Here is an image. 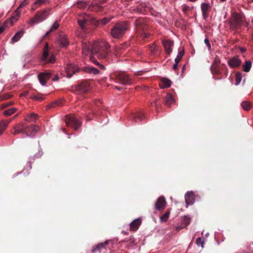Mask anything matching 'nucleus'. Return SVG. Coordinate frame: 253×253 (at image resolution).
Listing matches in <instances>:
<instances>
[{"label": "nucleus", "mask_w": 253, "mask_h": 253, "mask_svg": "<svg viewBox=\"0 0 253 253\" xmlns=\"http://www.w3.org/2000/svg\"><path fill=\"white\" fill-rule=\"evenodd\" d=\"M129 238H127L124 240H123L121 242H129Z\"/></svg>", "instance_id": "nucleus-59"}, {"label": "nucleus", "mask_w": 253, "mask_h": 253, "mask_svg": "<svg viewBox=\"0 0 253 253\" xmlns=\"http://www.w3.org/2000/svg\"><path fill=\"white\" fill-rule=\"evenodd\" d=\"M149 49L151 52L155 53L157 50V46L155 43H152L149 45Z\"/></svg>", "instance_id": "nucleus-49"}, {"label": "nucleus", "mask_w": 253, "mask_h": 253, "mask_svg": "<svg viewBox=\"0 0 253 253\" xmlns=\"http://www.w3.org/2000/svg\"><path fill=\"white\" fill-rule=\"evenodd\" d=\"M9 105V104L8 103H4L2 104V106H3V108H5V107H6L7 106H8Z\"/></svg>", "instance_id": "nucleus-61"}, {"label": "nucleus", "mask_w": 253, "mask_h": 253, "mask_svg": "<svg viewBox=\"0 0 253 253\" xmlns=\"http://www.w3.org/2000/svg\"><path fill=\"white\" fill-rule=\"evenodd\" d=\"M252 67V62L250 60L246 61L244 64L243 65V71L245 72H249Z\"/></svg>", "instance_id": "nucleus-30"}, {"label": "nucleus", "mask_w": 253, "mask_h": 253, "mask_svg": "<svg viewBox=\"0 0 253 253\" xmlns=\"http://www.w3.org/2000/svg\"><path fill=\"white\" fill-rule=\"evenodd\" d=\"M58 80H59V77L57 75H55L52 79L53 81H54V82L57 81Z\"/></svg>", "instance_id": "nucleus-58"}, {"label": "nucleus", "mask_w": 253, "mask_h": 253, "mask_svg": "<svg viewBox=\"0 0 253 253\" xmlns=\"http://www.w3.org/2000/svg\"><path fill=\"white\" fill-rule=\"evenodd\" d=\"M83 71L94 75L98 74L99 73V71L98 69L93 67H85L83 68Z\"/></svg>", "instance_id": "nucleus-29"}, {"label": "nucleus", "mask_w": 253, "mask_h": 253, "mask_svg": "<svg viewBox=\"0 0 253 253\" xmlns=\"http://www.w3.org/2000/svg\"><path fill=\"white\" fill-rule=\"evenodd\" d=\"M29 166L27 168H25L22 171V173H23V174L25 175H27L30 173V170L32 169V164L30 162H28Z\"/></svg>", "instance_id": "nucleus-39"}, {"label": "nucleus", "mask_w": 253, "mask_h": 253, "mask_svg": "<svg viewBox=\"0 0 253 253\" xmlns=\"http://www.w3.org/2000/svg\"><path fill=\"white\" fill-rule=\"evenodd\" d=\"M109 241H106L103 243H99L92 247L91 252L92 253H100L101 250L103 249H106L105 246L109 243Z\"/></svg>", "instance_id": "nucleus-23"}, {"label": "nucleus", "mask_w": 253, "mask_h": 253, "mask_svg": "<svg viewBox=\"0 0 253 253\" xmlns=\"http://www.w3.org/2000/svg\"><path fill=\"white\" fill-rule=\"evenodd\" d=\"M146 23V20L143 18L136 19L134 22V25L136 29L142 31L141 36L143 39L147 38L150 36V34L145 32L147 26Z\"/></svg>", "instance_id": "nucleus-5"}, {"label": "nucleus", "mask_w": 253, "mask_h": 253, "mask_svg": "<svg viewBox=\"0 0 253 253\" xmlns=\"http://www.w3.org/2000/svg\"><path fill=\"white\" fill-rule=\"evenodd\" d=\"M241 63V60L236 56L230 59L228 61L229 66L232 68L239 67Z\"/></svg>", "instance_id": "nucleus-19"}, {"label": "nucleus", "mask_w": 253, "mask_h": 253, "mask_svg": "<svg viewBox=\"0 0 253 253\" xmlns=\"http://www.w3.org/2000/svg\"><path fill=\"white\" fill-rule=\"evenodd\" d=\"M163 45L165 48L166 53L167 54H170L172 50L173 42L170 40H164L162 42Z\"/></svg>", "instance_id": "nucleus-17"}, {"label": "nucleus", "mask_w": 253, "mask_h": 253, "mask_svg": "<svg viewBox=\"0 0 253 253\" xmlns=\"http://www.w3.org/2000/svg\"><path fill=\"white\" fill-rule=\"evenodd\" d=\"M243 21L241 15L237 12H233L229 21L230 29L237 31L243 25Z\"/></svg>", "instance_id": "nucleus-3"}, {"label": "nucleus", "mask_w": 253, "mask_h": 253, "mask_svg": "<svg viewBox=\"0 0 253 253\" xmlns=\"http://www.w3.org/2000/svg\"><path fill=\"white\" fill-rule=\"evenodd\" d=\"M24 33V31L23 30H21L20 31L17 32L11 38V43L13 44L17 42H18L23 36Z\"/></svg>", "instance_id": "nucleus-26"}, {"label": "nucleus", "mask_w": 253, "mask_h": 253, "mask_svg": "<svg viewBox=\"0 0 253 253\" xmlns=\"http://www.w3.org/2000/svg\"><path fill=\"white\" fill-rule=\"evenodd\" d=\"M11 26L12 25H10V22H9L8 19H7L1 26H0V34L4 31L6 28Z\"/></svg>", "instance_id": "nucleus-37"}, {"label": "nucleus", "mask_w": 253, "mask_h": 253, "mask_svg": "<svg viewBox=\"0 0 253 253\" xmlns=\"http://www.w3.org/2000/svg\"><path fill=\"white\" fill-rule=\"evenodd\" d=\"M111 19L112 18L105 17L98 21V23L102 26H104L107 23H109Z\"/></svg>", "instance_id": "nucleus-43"}, {"label": "nucleus", "mask_w": 253, "mask_h": 253, "mask_svg": "<svg viewBox=\"0 0 253 253\" xmlns=\"http://www.w3.org/2000/svg\"><path fill=\"white\" fill-rule=\"evenodd\" d=\"M62 105V103L61 101L57 100V101H54L53 102L49 104V105H48L47 107L48 108H54L57 106H58V107L61 106Z\"/></svg>", "instance_id": "nucleus-35"}, {"label": "nucleus", "mask_w": 253, "mask_h": 253, "mask_svg": "<svg viewBox=\"0 0 253 253\" xmlns=\"http://www.w3.org/2000/svg\"><path fill=\"white\" fill-rule=\"evenodd\" d=\"M7 125L8 123L4 122H1L0 123V135L2 134L3 132L7 127Z\"/></svg>", "instance_id": "nucleus-40"}, {"label": "nucleus", "mask_w": 253, "mask_h": 253, "mask_svg": "<svg viewBox=\"0 0 253 253\" xmlns=\"http://www.w3.org/2000/svg\"><path fill=\"white\" fill-rule=\"evenodd\" d=\"M142 72H143V71H139V72H138L137 73H136L135 75L137 76L141 75L142 74Z\"/></svg>", "instance_id": "nucleus-62"}, {"label": "nucleus", "mask_w": 253, "mask_h": 253, "mask_svg": "<svg viewBox=\"0 0 253 253\" xmlns=\"http://www.w3.org/2000/svg\"><path fill=\"white\" fill-rule=\"evenodd\" d=\"M194 8L193 6L190 7L189 6L187 5L186 4H183L182 5V11L185 14H186V12L188 10H191Z\"/></svg>", "instance_id": "nucleus-44"}, {"label": "nucleus", "mask_w": 253, "mask_h": 253, "mask_svg": "<svg viewBox=\"0 0 253 253\" xmlns=\"http://www.w3.org/2000/svg\"><path fill=\"white\" fill-rule=\"evenodd\" d=\"M144 117L145 116L142 112H139L134 115L133 116V119L135 122H136L137 119H139L140 121H142L144 118Z\"/></svg>", "instance_id": "nucleus-31"}, {"label": "nucleus", "mask_w": 253, "mask_h": 253, "mask_svg": "<svg viewBox=\"0 0 253 253\" xmlns=\"http://www.w3.org/2000/svg\"><path fill=\"white\" fill-rule=\"evenodd\" d=\"M41 60L46 63H52L55 60V56L53 54H50L48 50V44L46 43L43 51L42 56Z\"/></svg>", "instance_id": "nucleus-8"}, {"label": "nucleus", "mask_w": 253, "mask_h": 253, "mask_svg": "<svg viewBox=\"0 0 253 253\" xmlns=\"http://www.w3.org/2000/svg\"><path fill=\"white\" fill-rule=\"evenodd\" d=\"M196 244L198 246H201L202 248H204V242L202 240L201 237H198L196 239Z\"/></svg>", "instance_id": "nucleus-48"}, {"label": "nucleus", "mask_w": 253, "mask_h": 253, "mask_svg": "<svg viewBox=\"0 0 253 253\" xmlns=\"http://www.w3.org/2000/svg\"><path fill=\"white\" fill-rule=\"evenodd\" d=\"M87 2L84 1H80L77 3V6L79 8L83 9L86 7Z\"/></svg>", "instance_id": "nucleus-45"}, {"label": "nucleus", "mask_w": 253, "mask_h": 253, "mask_svg": "<svg viewBox=\"0 0 253 253\" xmlns=\"http://www.w3.org/2000/svg\"><path fill=\"white\" fill-rule=\"evenodd\" d=\"M201 8L203 17L204 19L206 20L208 17L209 12L211 10V6L209 3L203 2L201 4Z\"/></svg>", "instance_id": "nucleus-15"}, {"label": "nucleus", "mask_w": 253, "mask_h": 253, "mask_svg": "<svg viewBox=\"0 0 253 253\" xmlns=\"http://www.w3.org/2000/svg\"><path fill=\"white\" fill-rule=\"evenodd\" d=\"M185 68H186V65H184L183 66L182 69V71H181L182 73H183L184 72V71H185Z\"/></svg>", "instance_id": "nucleus-63"}, {"label": "nucleus", "mask_w": 253, "mask_h": 253, "mask_svg": "<svg viewBox=\"0 0 253 253\" xmlns=\"http://www.w3.org/2000/svg\"><path fill=\"white\" fill-rule=\"evenodd\" d=\"M83 53L84 55H87L89 53H91L94 55L93 52V43L91 44L90 43H83Z\"/></svg>", "instance_id": "nucleus-20"}, {"label": "nucleus", "mask_w": 253, "mask_h": 253, "mask_svg": "<svg viewBox=\"0 0 253 253\" xmlns=\"http://www.w3.org/2000/svg\"><path fill=\"white\" fill-rule=\"evenodd\" d=\"M33 98L37 100H42L44 99L43 97L41 96H34Z\"/></svg>", "instance_id": "nucleus-55"}, {"label": "nucleus", "mask_w": 253, "mask_h": 253, "mask_svg": "<svg viewBox=\"0 0 253 253\" xmlns=\"http://www.w3.org/2000/svg\"><path fill=\"white\" fill-rule=\"evenodd\" d=\"M57 43L61 47H65L69 44L67 36L64 34H61L59 36Z\"/></svg>", "instance_id": "nucleus-22"}, {"label": "nucleus", "mask_w": 253, "mask_h": 253, "mask_svg": "<svg viewBox=\"0 0 253 253\" xmlns=\"http://www.w3.org/2000/svg\"><path fill=\"white\" fill-rule=\"evenodd\" d=\"M116 77L117 81L123 85H130L132 84V79L127 74L124 72L117 74Z\"/></svg>", "instance_id": "nucleus-9"}, {"label": "nucleus", "mask_w": 253, "mask_h": 253, "mask_svg": "<svg viewBox=\"0 0 253 253\" xmlns=\"http://www.w3.org/2000/svg\"><path fill=\"white\" fill-rule=\"evenodd\" d=\"M110 45L105 42L93 43V52L100 59H107L109 57Z\"/></svg>", "instance_id": "nucleus-1"}, {"label": "nucleus", "mask_w": 253, "mask_h": 253, "mask_svg": "<svg viewBox=\"0 0 253 253\" xmlns=\"http://www.w3.org/2000/svg\"><path fill=\"white\" fill-rule=\"evenodd\" d=\"M66 76L71 78L72 75L79 71V68L73 64H68L66 67Z\"/></svg>", "instance_id": "nucleus-14"}, {"label": "nucleus", "mask_w": 253, "mask_h": 253, "mask_svg": "<svg viewBox=\"0 0 253 253\" xmlns=\"http://www.w3.org/2000/svg\"><path fill=\"white\" fill-rule=\"evenodd\" d=\"M39 130L40 127L37 125L27 126V128L25 131V136L23 137H34Z\"/></svg>", "instance_id": "nucleus-11"}, {"label": "nucleus", "mask_w": 253, "mask_h": 253, "mask_svg": "<svg viewBox=\"0 0 253 253\" xmlns=\"http://www.w3.org/2000/svg\"><path fill=\"white\" fill-rule=\"evenodd\" d=\"M87 22V19L84 17L83 18H80L78 20L79 25L81 26L82 29H84L85 26L84 25Z\"/></svg>", "instance_id": "nucleus-41"}, {"label": "nucleus", "mask_w": 253, "mask_h": 253, "mask_svg": "<svg viewBox=\"0 0 253 253\" xmlns=\"http://www.w3.org/2000/svg\"><path fill=\"white\" fill-rule=\"evenodd\" d=\"M39 116L37 114L31 113L28 115L24 119V120L27 122H35L38 118Z\"/></svg>", "instance_id": "nucleus-27"}, {"label": "nucleus", "mask_w": 253, "mask_h": 253, "mask_svg": "<svg viewBox=\"0 0 253 253\" xmlns=\"http://www.w3.org/2000/svg\"><path fill=\"white\" fill-rule=\"evenodd\" d=\"M90 89V86L89 83L84 81L81 83L76 85L73 88V92L77 94H83L87 92Z\"/></svg>", "instance_id": "nucleus-6"}, {"label": "nucleus", "mask_w": 253, "mask_h": 253, "mask_svg": "<svg viewBox=\"0 0 253 253\" xmlns=\"http://www.w3.org/2000/svg\"><path fill=\"white\" fill-rule=\"evenodd\" d=\"M131 10L132 12H134L144 13L146 11V6L145 4H141L138 6L137 7L133 8Z\"/></svg>", "instance_id": "nucleus-28"}, {"label": "nucleus", "mask_w": 253, "mask_h": 253, "mask_svg": "<svg viewBox=\"0 0 253 253\" xmlns=\"http://www.w3.org/2000/svg\"><path fill=\"white\" fill-rule=\"evenodd\" d=\"M49 9H45L42 11H38L35 16L30 19L28 24L33 25L35 23L43 21L49 15Z\"/></svg>", "instance_id": "nucleus-4"}, {"label": "nucleus", "mask_w": 253, "mask_h": 253, "mask_svg": "<svg viewBox=\"0 0 253 253\" xmlns=\"http://www.w3.org/2000/svg\"><path fill=\"white\" fill-rule=\"evenodd\" d=\"M220 62V59L219 58H218V57H216L215 58L214 60L213 61V62L212 63V66H211V68L214 67V66H216L218 67V65H219Z\"/></svg>", "instance_id": "nucleus-50"}, {"label": "nucleus", "mask_w": 253, "mask_h": 253, "mask_svg": "<svg viewBox=\"0 0 253 253\" xmlns=\"http://www.w3.org/2000/svg\"><path fill=\"white\" fill-rule=\"evenodd\" d=\"M90 59L92 61V62H93L94 64L98 66L101 69H105V66L99 63V62H98L93 57H91L90 58Z\"/></svg>", "instance_id": "nucleus-46"}, {"label": "nucleus", "mask_w": 253, "mask_h": 253, "mask_svg": "<svg viewBox=\"0 0 253 253\" xmlns=\"http://www.w3.org/2000/svg\"><path fill=\"white\" fill-rule=\"evenodd\" d=\"M51 77V73L45 72L41 73L38 75V79L42 85H45L46 82Z\"/></svg>", "instance_id": "nucleus-12"}, {"label": "nucleus", "mask_w": 253, "mask_h": 253, "mask_svg": "<svg viewBox=\"0 0 253 253\" xmlns=\"http://www.w3.org/2000/svg\"><path fill=\"white\" fill-rule=\"evenodd\" d=\"M16 108H11L3 111V114L6 116H9L16 112Z\"/></svg>", "instance_id": "nucleus-36"}, {"label": "nucleus", "mask_w": 253, "mask_h": 253, "mask_svg": "<svg viewBox=\"0 0 253 253\" xmlns=\"http://www.w3.org/2000/svg\"><path fill=\"white\" fill-rule=\"evenodd\" d=\"M178 63L177 62H175L174 65H173L172 69L173 70L176 71L178 68Z\"/></svg>", "instance_id": "nucleus-56"}, {"label": "nucleus", "mask_w": 253, "mask_h": 253, "mask_svg": "<svg viewBox=\"0 0 253 253\" xmlns=\"http://www.w3.org/2000/svg\"><path fill=\"white\" fill-rule=\"evenodd\" d=\"M204 42L205 44H206L207 46L208 47L209 49H210L211 48V44L210 43V41L208 39L206 38L204 40Z\"/></svg>", "instance_id": "nucleus-54"}, {"label": "nucleus", "mask_w": 253, "mask_h": 253, "mask_svg": "<svg viewBox=\"0 0 253 253\" xmlns=\"http://www.w3.org/2000/svg\"><path fill=\"white\" fill-rule=\"evenodd\" d=\"M129 29V24L127 22H121L115 24L111 29L110 34L114 39L122 37Z\"/></svg>", "instance_id": "nucleus-2"}, {"label": "nucleus", "mask_w": 253, "mask_h": 253, "mask_svg": "<svg viewBox=\"0 0 253 253\" xmlns=\"http://www.w3.org/2000/svg\"><path fill=\"white\" fill-rule=\"evenodd\" d=\"M152 105H154V106L156 108V110H158V105L157 104V100H156L155 101H154V102H153L152 103Z\"/></svg>", "instance_id": "nucleus-57"}, {"label": "nucleus", "mask_w": 253, "mask_h": 253, "mask_svg": "<svg viewBox=\"0 0 253 253\" xmlns=\"http://www.w3.org/2000/svg\"><path fill=\"white\" fill-rule=\"evenodd\" d=\"M174 103V99L172 95L170 93H168L164 98V104L168 107Z\"/></svg>", "instance_id": "nucleus-24"}, {"label": "nucleus", "mask_w": 253, "mask_h": 253, "mask_svg": "<svg viewBox=\"0 0 253 253\" xmlns=\"http://www.w3.org/2000/svg\"><path fill=\"white\" fill-rule=\"evenodd\" d=\"M185 201L187 205H192L195 201V194L193 191H188L185 194Z\"/></svg>", "instance_id": "nucleus-16"}, {"label": "nucleus", "mask_w": 253, "mask_h": 253, "mask_svg": "<svg viewBox=\"0 0 253 253\" xmlns=\"http://www.w3.org/2000/svg\"><path fill=\"white\" fill-rule=\"evenodd\" d=\"M171 81L166 78H162L160 83V87L161 88H169L171 86Z\"/></svg>", "instance_id": "nucleus-25"}, {"label": "nucleus", "mask_w": 253, "mask_h": 253, "mask_svg": "<svg viewBox=\"0 0 253 253\" xmlns=\"http://www.w3.org/2000/svg\"><path fill=\"white\" fill-rule=\"evenodd\" d=\"M191 220V218L189 216L185 215L183 218V221L184 223L187 224H189L190 223Z\"/></svg>", "instance_id": "nucleus-52"}, {"label": "nucleus", "mask_w": 253, "mask_h": 253, "mask_svg": "<svg viewBox=\"0 0 253 253\" xmlns=\"http://www.w3.org/2000/svg\"><path fill=\"white\" fill-rule=\"evenodd\" d=\"M212 72L216 75H220L221 74L220 69L216 66L212 67Z\"/></svg>", "instance_id": "nucleus-47"}, {"label": "nucleus", "mask_w": 253, "mask_h": 253, "mask_svg": "<svg viewBox=\"0 0 253 253\" xmlns=\"http://www.w3.org/2000/svg\"><path fill=\"white\" fill-rule=\"evenodd\" d=\"M59 26V25L57 22L54 23L51 27L50 28V30L46 32V33L44 35L43 37L44 38L47 36L53 30L57 29Z\"/></svg>", "instance_id": "nucleus-32"}, {"label": "nucleus", "mask_w": 253, "mask_h": 253, "mask_svg": "<svg viewBox=\"0 0 253 253\" xmlns=\"http://www.w3.org/2000/svg\"><path fill=\"white\" fill-rule=\"evenodd\" d=\"M27 3H28L26 2V1L25 0V1H23L20 4H22V7H23V6L27 5Z\"/></svg>", "instance_id": "nucleus-60"}, {"label": "nucleus", "mask_w": 253, "mask_h": 253, "mask_svg": "<svg viewBox=\"0 0 253 253\" xmlns=\"http://www.w3.org/2000/svg\"><path fill=\"white\" fill-rule=\"evenodd\" d=\"M27 128V126H26L23 123H19L14 126L13 129L11 131L12 134L16 135L20 133H23L25 135V131Z\"/></svg>", "instance_id": "nucleus-10"}, {"label": "nucleus", "mask_w": 253, "mask_h": 253, "mask_svg": "<svg viewBox=\"0 0 253 253\" xmlns=\"http://www.w3.org/2000/svg\"><path fill=\"white\" fill-rule=\"evenodd\" d=\"M235 76H236V79H235L236 84H235L236 85H238L240 84V83L241 82L242 74L240 72H237L235 74Z\"/></svg>", "instance_id": "nucleus-42"}, {"label": "nucleus", "mask_w": 253, "mask_h": 253, "mask_svg": "<svg viewBox=\"0 0 253 253\" xmlns=\"http://www.w3.org/2000/svg\"><path fill=\"white\" fill-rule=\"evenodd\" d=\"M65 122L68 126L78 129L81 126V122L74 115H67L65 117Z\"/></svg>", "instance_id": "nucleus-7"}, {"label": "nucleus", "mask_w": 253, "mask_h": 253, "mask_svg": "<svg viewBox=\"0 0 253 253\" xmlns=\"http://www.w3.org/2000/svg\"><path fill=\"white\" fill-rule=\"evenodd\" d=\"M170 214V211L169 210H168L162 216H160V218L162 222H166Z\"/></svg>", "instance_id": "nucleus-34"}, {"label": "nucleus", "mask_w": 253, "mask_h": 253, "mask_svg": "<svg viewBox=\"0 0 253 253\" xmlns=\"http://www.w3.org/2000/svg\"><path fill=\"white\" fill-rule=\"evenodd\" d=\"M22 7V4H20L19 7L14 12V15L12 16L9 19H8V21L10 22V25H12L18 19L20 15V11H19V9Z\"/></svg>", "instance_id": "nucleus-21"}, {"label": "nucleus", "mask_w": 253, "mask_h": 253, "mask_svg": "<svg viewBox=\"0 0 253 253\" xmlns=\"http://www.w3.org/2000/svg\"><path fill=\"white\" fill-rule=\"evenodd\" d=\"M251 104L247 101H243L241 103V106L243 109L248 111L251 108Z\"/></svg>", "instance_id": "nucleus-33"}, {"label": "nucleus", "mask_w": 253, "mask_h": 253, "mask_svg": "<svg viewBox=\"0 0 253 253\" xmlns=\"http://www.w3.org/2000/svg\"><path fill=\"white\" fill-rule=\"evenodd\" d=\"M184 54V49H183L181 51H179L176 57L175 58V59L174 60V62L179 63L180 61V60H181Z\"/></svg>", "instance_id": "nucleus-38"}, {"label": "nucleus", "mask_w": 253, "mask_h": 253, "mask_svg": "<svg viewBox=\"0 0 253 253\" xmlns=\"http://www.w3.org/2000/svg\"><path fill=\"white\" fill-rule=\"evenodd\" d=\"M129 245H128V247H133L134 245L135 244V240L133 238V236H130L129 237Z\"/></svg>", "instance_id": "nucleus-51"}, {"label": "nucleus", "mask_w": 253, "mask_h": 253, "mask_svg": "<svg viewBox=\"0 0 253 253\" xmlns=\"http://www.w3.org/2000/svg\"><path fill=\"white\" fill-rule=\"evenodd\" d=\"M141 223L142 219L141 217H138L133 220L129 224L130 230L134 232L136 231L139 228Z\"/></svg>", "instance_id": "nucleus-18"}, {"label": "nucleus", "mask_w": 253, "mask_h": 253, "mask_svg": "<svg viewBox=\"0 0 253 253\" xmlns=\"http://www.w3.org/2000/svg\"><path fill=\"white\" fill-rule=\"evenodd\" d=\"M46 0H36L34 2L35 4L41 5L44 3Z\"/></svg>", "instance_id": "nucleus-53"}, {"label": "nucleus", "mask_w": 253, "mask_h": 253, "mask_svg": "<svg viewBox=\"0 0 253 253\" xmlns=\"http://www.w3.org/2000/svg\"><path fill=\"white\" fill-rule=\"evenodd\" d=\"M166 199L164 196H160L158 198L155 204V210L160 211L164 210L166 206Z\"/></svg>", "instance_id": "nucleus-13"}, {"label": "nucleus", "mask_w": 253, "mask_h": 253, "mask_svg": "<svg viewBox=\"0 0 253 253\" xmlns=\"http://www.w3.org/2000/svg\"><path fill=\"white\" fill-rule=\"evenodd\" d=\"M122 233L124 234L125 235H127L128 234V232L127 231H122Z\"/></svg>", "instance_id": "nucleus-64"}]
</instances>
